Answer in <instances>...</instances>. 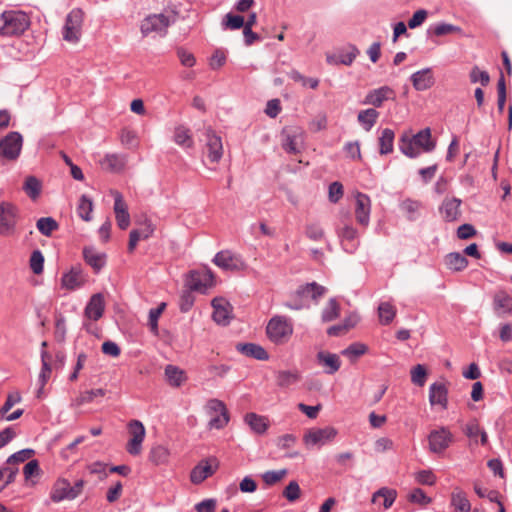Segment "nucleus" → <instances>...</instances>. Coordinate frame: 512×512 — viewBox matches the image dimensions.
I'll return each instance as SVG.
<instances>
[{
  "label": "nucleus",
  "mask_w": 512,
  "mask_h": 512,
  "mask_svg": "<svg viewBox=\"0 0 512 512\" xmlns=\"http://www.w3.org/2000/svg\"><path fill=\"white\" fill-rule=\"evenodd\" d=\"M214 283V275L210 270L193 272L190 277L191 290L200 293H206L208 289L214 286Z\"/></svg>",
  "instance_id": "nucleus-22"
},
{
  "label": "nucleus",
  "mask_w": 512,
  "mask_h": 512,
  "mask_svg": "<svg viewBox=\"0 0 512 512\" xmlns=\"http://www.w3.org/2000/svg\"><path fill=\"white\" fill-rule=\"evenodd\" d=\"M283 497L289 502L297 501L301 496V489L297 481H290L282 493Z\"/></svg>",
  "instance_id": "nucleus-58"
},
{
  "label": "nucleus",
  "mask_w": 512,
  "mask_h": 512,
  "mask_svg": "<svg viewBox=\"0 0 512 512\" xmlns=\"http://www.w3.org/2000/svg\"><path fill=\"white\" fill-rule=\"evenodd\" d=\"M379 322L382 325L390 324L396 316V308L391 302H382L378 306Z\"/></svg>",
  "instance_id": "nucleus-44"
},
{
  "label": "nucleus",
  "mask_w": 512,
  "mask_h": 512,
  "mask_svg": "<svg viewBox=\"0 0 512 512\" xmlns=\"http://www.w3.org/2000/svg\"><path fill=\"white\" fill-rule=\"evenodd\" d=\"M338 235L341 239L344 250L349 253H353L358 245L356 241L358 235L357 230L350 225H345L339 231Z\"/></svg>",
  "instance_id": "nucleus-32"
},
{
  "label": "nucleus",
  "mask_w": 512,
  "mask_h": 512,
  "mask_svg": "<svg viewBox=\"0 0 512 512\" xmlns=\"http://www.w3.org/2000/svg\"><path fill=\"white\" fill-rule=\"evenodd\" d=\"M88 281V276L80 265L72 266L61 277V286L67 290H77Z\"/></svg>",
  "instance_id": "nucleus-14"
},
{
  "label": "nucleus",
  "mask_w": 512,
  "mask_h": 512,
  "mask_svg": "<svg viewBox=\"0 0 512 512\" xmlns=\"http://www.w3.org/2000/svg\"><path fill=\"white\" fill-rule=\"evenodd\" d=\"M288 474L287 469L269 470L262 474V480L267 486L275 485Z\"/></svg>",
  "instance_id": "nucleus-53"
},
{
  "label": "nucleus",
  "mask_w": 512,
  "mask_h": 512,
  "mask_svg": "<svg viewBox=\"0 0 512 512\" xmlns=\"http://www.w3.org/2000/svg\"><path fill=\"white\" fill-rule=\"evenodd\" d=\"M105 311V300L101 293H96L91 296L85 309L84 315L87 319L98 321L102 318Z\"/></svg>",
  "instance_id": "nucleus-23"
},
{
  "label": "nucleus",
  "mask_w": 512,
  "mask_h": 512,
  "mask_svg": "<svg viewBox=\"0 0 512 512\" xmlns=\"http://www.w3.org/2000/svg\"><path fill=\"white\" fill-rule=\"evenodd\" d=\"M413 87L417 91H425L434 85V77L430 68L419 70L411 75Z\"/></svg>",
  "instance_id": "nucleus-28"
},
{
  "label": "nucleus",
  "mask_w": 512,
  "mask_h": 512,
  "mask_svg": "<svg viewBox=\"0 0 512 512\" xmlns=\"http://www.w3.org/2000/svg\"><path fill=\"white\" fill-rule=\"evenodd\" d=\"M18 471V467L15 466L0 468V492L15 480Z\"/></svg>",
  "instance_id": "nucleus-48"
},
{
  "label": "nucleus",
  "mask_w": 512,
  "mask_h": 512,
  "mask_svg": "<svg viewBox=\"0 0 512 512\" xmlns=\"http://www.w3.org/2000/svg\"><path fill=\"white\" fill-rule=\"evenodd\" d=\"M237 350L243 355L257 359L268 360L269 355L267 351L260 345L255 343H239L236 346Z\"/></svg>",
  "instance_id": "nucleus-34"
},
{
  "label": "nucleus",
  "mask_w": 512,
  "mask_h": 512,
  "mask_svg": "<svg viewBox=\"0 0 512 512\" xmlns=\"http://www.w3.org/2000/svg\"><path fill=\"white\" fill-rule=\"evenodd\" d=\"M171 19L160 13V14H152L147 16L140 25L141 33L144 37L148 36L151 33H156L160 36H165L167 33V28L171 25Z\"/></svg>",
  "instance_id": "nucleus-10"
},
{
  "label": "nucleus",
  "mask_w": 512,
  "mask_h": 512,
  "mask_svg": "<svg viewBox=\"0 0 512 512\" xmlns=\"http://www.w3.org/2000/svg\"><path fill=\"white\" fill-rule=\"evenodd\" d=\"M289 77L295 81L301 83L304 87H310L312 89H316L319 85V80L317 78H308L302 75L297 70H292L289 73Z\"/></svg>",
  "instance_id": "nucleus-60"
},
{
  "label": "nucleus",
  "mask_w": 512,
  "mask_h": 512,
  "mask_svg": "<svg viewBox=\"0 0 512 512\" xmlns=\"http://www.w3.org/2000/svg\"><path fill=\"white\" fill-rule=\"evenodd\" d=\"M340 306L336 299L331 298L322 311L321 318L323 322H331L338 318Z\"/></svg>",
  "instance_id": "nucleus-49"
},
{
  "label": "nucleus",
  "mask_w": 512,
  "mask_h": 512,
  "mask_svg": "<svg viewBox=\"0 0 512 512\" xmlns=\"http://www.w3.org/2000/svg\"><path fill=\"white\" fill-rule=\"evenodd\" d=\"M127 428L130 438L126 444V451L131 456H139L142 453V444L146 436V429L139 420H131Z\"/></svg>",
  "instance_id": "nucleus-9"
},
{
  "label": "nucleus",
  "mask_w": 512,
  "mask_h": 512,
  "mask_svg": "<svg viewBox=\"0 0 512 512\" xmlns=\"http://www.w3.org/2000/svg\"><path fill=\"white\" fill-rule=\"evenodd\" d=\"M266 333L273 343L283 344L293 334V325L287 317L277 315L269 320Z\"/></svg>",
  "instance_id": "nucleus-5"
},
{
  "label": "nucleus",
  "mask_w": 512,
  "mask_h": 512,
  "mask_svg": "<svg viewBox=\"0 0 512 512\" xmlns=\"http://www.w3.org/2000/svg\"><path fill=\"white\" fill-rule=\"evenodd\" d=\"M395 91L389 86H381L377 89L370 90L364 97L362 104L370 105L373 108H379L385 101L393 100Z\"/></svg>",
  "instance_id": "nucleus-16"
},
{
  "label": "nucleus",
  "mask_w": 512,
  "mask_h": 512,
  "mask_svg": "<svg viewBox=\"0 0 512 512\" xmlns=\"http://www.w3.org/2000/svg\"><path fill=\"white\" fill-rule=\"evenodd\" d=\"M111 195L114 197V213L117 225L121 230H126L130 225L128 206L120 192L112 190Z\"/></svg>",
  "instance_id": "nucleus-19"
},
{
  "label": "nucleus",
  "mask_w": 512,
  "mask_h": 512,
  "mask_svg": "<svg viewBox=\"0 0 512 512\" xmlns=\"http://www.w3.org/2000/svg\"><path fill=\"white\" fill-rule=\"evenodd\" d=\"M400 207L402 211L407 214L409 220H415L416 214L422 207V204L417 200L405 199L401 202Z\"/></svg>",
  "instance_id": "nucleus-54"
},
{
  "label": "nucleus",
  "mask_w": 512,
  "mask_h": 512,
  "mask_svg": "<svg viewBox=\"0 0 512 512\" xmlns=\"http://www.w3.org/2000/svg\"><path fill=\"white\" fill-rule=\"evenodd\" d=\"M93 201L90 197L83 194L78 201L77 204V214L78 216L85 222H89L92 220V212H93Z\"/></svg>",
  "instance_id": "nucleus-41"
},
{
  "label": "nucleus",
  "mask_w": 512,
  "mask_h": 512,
  "mask_svg": "<svg viewBox=\"0 0 512 512\" xmlns=\"http://www.w3.org/2000/svg\"><path fill=\"white\" fill-rule=\"evenodd\" d=\"M368 351V346L361 342H354L347 348L342 350L341 354L351 362H355L360 356L364 355Z\"/></svg>",
  "instance_id": "nucleus-46"
},
{
  "label": "nucleus",
  "mask_w": 512,
  "mask_h": 512,
  "mask_svg": "<svg viewBox=\"0 0 512 512\" xmlns=\"http://www.w3.org/2000/svg\"><path fill=\"white\" fill-rule=\"evenodd\" d=\"M83 258L95 273H99L106 264V254L98 252L93 247L83 249Z\"/></svg>",
  "instance_id": "nucleus-29"
},
{
  "label": "nucleus",
  "mask_w": 512,
  "mask_h": 512,
  "mask_svg": "<svg viewBox=\"0 0 512 512\" xmlns=\"http://www.w3.org/2000/svg\"><path fill=\"white\" fill-rule=\"evenodd\" d=\"M23 138L18 132H9L0 141V156L9 160H15L22 149Z\"/></svg>",
  "instance_id": "nucleus-12"
},
{
  "label": "nucleus",
  "mask_w": 512,
  "mask_h": 512,
  "mask_svg": "<svg viewBox=\"0 0 512 512\" xmlns=\"http://www.w3.org/2000/svg\"><path fill=\"white\" fill-rule=\"evenodd\" d=\"M84 11L81 8L72 9L65 18L62 29L63 39L69 43H77L82 35Z\"/></svg>",
  "instance_id": "nucleus-6"
},
{
  "label": "nucleus",
  "mask_w": 512,
  "mask_h": 512,
  "mask_svg": "<svg viewBox=\"0 0 512 512\" xmlns=\"http://www.w3.org/2000/svg\"><path fill=\"white\" fill-rule=\"evenodd\" d=\"M30 268L34 274H40L44 268V256L40 250H35L30 256Z\"/></svg>",
  "instance_id": "nucleus-61"
},
{
  "label": "nucleus",
  "mask_w": 512,
  "mask_h": 512,
  "mask_svg": "<svg viewBox=\"0 0 512 512\" xmlns=\"http://www.w3.org/2000/svg\"><path fill=\"white\" fill-rule=\"evenodd\" d=\"M400 151L409 158H416L422 153H428L435 149L436 142L432 138L431 129L424 128L417 133L406 130L399 138Z\"/></svg>",
  "instance_id": "nucleus-1"
},
{
  "label": "nucleus",
  "mask_w": 512,
  "mask_h": 512,
  "mask_svg": "<svg viewBox=\"0 0 512 512\" xmlns=\"http://www.w3.org/2000/svg\"><path fill=\"white\" fill-rule=\"evenodd\" d=\"M22 400V397L18 391L9 393L7 396V399L3 406L0 408V414L2 417H4L11 408L15 405L20 403Z\"/></svg>",
  "instance_id": "nucleus-64"
},
{
  "label": "nucleus",
  "mask_w": 512,
  "mask_h": 512,
  "mask_svg": "<svg viewBox=\"0 0 512 512\" xmlns=\"http://www.w3.org/2000/svg\"><path fill=\"white\" fill-rule=\"evenodd\" d=\"M218 464L215 458L203 460L198 463L190 473V481L193 484H200L217 470Z\"/></svg>",
  "instance_id": "nucleus-20"
},
{
  "label": "nucleus",
  "mask_w": 512,
  "mask_h": 512,
  "mask_svg": "<svg viewBox=\"0 0 512 512\" xmlns=\"http://www.w3.org/2000/svg\"><path fill=\"white\" fill-rule=\"evenodd\" d=\"M359 51L355 46H349L347 51L340 52L337 56V59L334 61L333 57L328 56L327 61L329 63H340L343 65H351L358 55Z\"/></svg>",
  "instance_id": "nucleus-47"
},
{
  "label": "nucleus",
  "mask_w": 512,
  "mask_h": 512,
  "mask_svg": "<svg viewBox=\"0 0 512 512\" xmlns=\"http://www.w3.org/2000/svg\"><path fill=\"white\" fill-rule=\"evenodd\" d=\"M337 435V430L333 427L311 429L304 435L306 445H324L331 442Z\"/></svg>",
  "instance_id": "nucleus-18"
},
{
  "label": "nucleus",
  "mask_w": 512,
  "mask_h": 512,
  "mask_svg": "<svg viewBox=\"0 0 512 512\" xmlns=\"http://www.w3.org/2000/svg\"><path fill=\"white\" fill-rule=\"evenodd\" d=\"M0 20V36H19L22 35L30 26L29 15L21 10H5Z\"/></svg>",
  "instance_id": "nucleus-3"
},
{
  "label": "nucleus",
  "mask_w": 512,
  "mask_h": 512,
  "mask_svg": "<svg viewBox=\"0 0 512 512\" xmlns=\"http://www.w3.org/2000/svg\"><path fill=\"white\" fill-rule=\"evenodd\" d=\"M18 209L9 202H2L0 204V234L10 235L13 233L16 226Z\"/></svg>",
  "instance_id": "nucleus-13"
},
{
  "label": "nucleus",
  "mask_w": 512,
  "mask_h": 512,
  "mask_svg": "<svg viewBox=\"0 0 512 512\" xmlns=\"http://www.w3.org/2000/svg\"><path fill=\"white\" fill-rule=\"evenodd\" d=\"M165 307H166V303L162 302L158 307L152 308L149 311L148 325H149L150 331L154 335H158V319L161 316L162 312L164 311Z\"/></svg>",
  "instance_id": "nucleus-55"
},
{
  "label": "nucleus",
  "mask_w": 512,
  "mask_h": 512,
  "mask_svg": "<svg viewBox=\"0 0 512 512\" xmlns=\"http://www.w3.org/2000/svg\"><path fill=\"white\" fill-rule=\"evenodd\" d=\"M245 422L257 434H264L269 427L268 419L265 416L253 412L246 414Z\"/></svg>",
  "instance_id": "nucleus-39"
},
{
  "label": "nucleus",
  "mask_w": 512,
  "mask_h": 512,
  "mask_svg": "<svg viewBox=\"0 0 512 512\" xmlns=\"http://www.w3.org/2000/svg\"><path fill=\"white\" fill-rule=\"evenodd\" d=\"M407 499L409 502L418 504L421 506H426L432 502V499L421 488L412 489L409 492Z\"/></svg>",
  "instance_id": "nucleus-51"
},
{
  "label": "nucleus",
  "mask_w": 512,
  "mask_h": 512,
  "mask_svg": "<svg viewBox=\"0 0 512 512\" xmlns=\"http://www.w3.org/2000/svg\"><path fill=\"white\" fill-rule=\"evenodd\" d=\"M222 25L224 29L229 30H238L240 28H244V17L241 15L228 13L223 19Z\"/></svg>",
  "instance_id": "nucleus-57"
},
{
  "label": "nucleus",
  "mask_w": 512,
  "mask_h": 512,
  "mask_svg": "<svg viewBox=\"0 0 512 512\" xmlns=\"http://www.w3.org/2000/svg\"><path fill=\"white\" fill-rule=\"evenodd\" d=\"M493 307L498 315L512 312V298L505 291H499L494 295Z\"/></svg>",
  "instance_id": "nucleus-37"
},
{
  "label": "nucleus",
  "mask_w": 512,
  "mask_h": 512,
  "mask_svg": "<svg viewBox=\"0 0 512 512\" xmlns=\"http://www.w3.org/2000/svg\"><path fill=\"white\" fill-rule=\"evenodd\" d=\"M427 371L424 365L417 364L411 369V381L413 384L422 387L426 382Z\"/></svg>",
  "instance_id": "nucleus-59"
},
{
  "label": "nucleus",
  "mask_w": 512,
  "mask_h": 512,
  "mask_svg": "<svg viewBox=\"0 0 512 512\" xmlns=\"http://www.w3.org/2000/svg\"><path fill=\"white\" fill-rule=\"evenodd\" d=\"M433 33L436 36H443L451 33H462V29L459 26H455L449 23H438L433 27Z\"/></svg>",
  "instance_id": "nucleus-62"
},
{
  "label": "nucleus",
  "mask_w": 512,
  "mask_h": 512,
  "mask_svg": "<svg viewBox=\"0 0 512 512\" xmlns=\"http://www.w3.org/2000/svg\"><path fill=\"white\" fill-rule=\"evenodd\" d=\"M173 140L178 146L185 149L191 148L194 145L192 132L185 125H178L175 127Z\"/></svg>",
  "instance_id": "nucleus-36"
},
{
  "label": "nucleus",
  "mask_w": 512,
  "mask_h": 512,
  "mask_svg": "<svg viewBox=\"0 0 512 512\" xmlns=\"http://www.w3.org/2000/svg\"><path fill=\"white\" fill-rule=\"evenodd\" d=\"M34 455V450L32 449H22L12 455H10L6 461L8 466L17 467L18 464L23 463L29 460Z\"/></svg>",
  "instance_id": "nucleus-56"
},
{
  "label": "nucleus",
  "mask_w": 512,
  "mask_h": 512,
  "mask_svg": "<svg viewBox=\"0 0 512 512\" xmlns=\"http://www.w3.org/2000/svg\"><path fill=\"white\" fill-rule=\"evenodd\" d=\"M37 229L44 236H50L53 231L57 230L59 225L52 217H42L36 223Z\"/></svg>",
  "instance_id": "nucleus-50"
},
{
  "label": "nucleus",
  "mask_w": 512,
  "mask_h": 512,
  "mask_svg": "<svg viewBox=\"0 0 512 512\" xmlns=\"http://www.w3.org/2000/svg\"><path fill=\"white\" fill-rule=\"evenodd\" d=\"M326 293V288L316 282L300 285L289 295L284 303L285 307L291 310H302L310 307L311 302L318 303Z\"/></svg>",
  "instance_id": "nucleus-2"
},
{
  "label": "nucleus",
  "mask_w": 512,
  "mask_h": 512,
  "mask_svg": "<svg viewBox=\"0 0 512 512\" xmlns=\"http://www.w3.org/2000/svg\"><path fill=\"white\" fill-rule=\"evenodd\" d=\"M397 498V491L392 488L382 487L373 493L371 502L379 504L384 510L392 507Z\"/></svg>",
  "instance_id": "nucleus-27"
},
{
  "label": "nucleus",
  "mask_w": 512,
  "mask_h": 512,
  "mask_svg": "<svg viewBox=\"0 0 512 512\" xmlns=\"http://www.w3.org/2000/svg\"><path fill=\"white\" fill-rule=\"evenodd\" d=\"M453 434L447 427L432 430L428 435L429 450L435 454H441L453 442Z\"/></svg>",
  "instance_id": "nucleus-11"
},
{
  "label": "nucleus",
  "mask_w": 512,
  "mask_h": 512,
  "mask_svg": "<svg viewBox=\"0 0 512 512\" xmlns=\"http://www.w3.org/2000/svg\"><path fill=\"white\" fill-rule=\"evenodd\" d=\"M206 147L208 151V157H210L211 160H220L222 158V139L210 128L206 130Z\"/></svg>",
  "instance_id": "nucleus-26"
},
{
  "label": "nucleus",
  "mask_w": 512,
  "mask_h": 512,
  "mask_svg": "<svg viewBox=\"0 0 512 512\" xmlns=\"http://www.w3.org/2000/svg\"><path fill=\"white\" fill-rule=\"evenodd\" d=\"M450 505L454 512H471V504L463 489L456 486L450 496Z\"/></svg>",
  "instance_id": "nucleus-30"
},
{
  "label": "nucleus",
  "mask_w": 512,
  "mask_h": 512,
  "mask_svg": "<svg viewBox=\"0 0 512 512\" xmlns=\"http://www.w3.org/2000/svg\"><path fill=\"white\" fill-rule=\"evenodd\" d=\"M379 115L380 114L376 109L368 108L359 111L357 121L366 132H369L376 124Z\"/></svg>",
  "instance_id": "nucleus-38"
},
{
  "label": "nucleus",
  "mask_w": 512,
  "mask_h": 512,
  "mask_svg": "<svg viewBox=\"0 0 512 512\" xmlns=\"http://www.w3.org/2000/svg\"><path fill=\"white\" fill-rule=\"evenodd\" d=\"M356 221L367 227L370 222L371 213V200L368 195L357 192L355 194V208H354Z\"/></svg>",
  "instance_id": "nucleus-17"
},
{
  "label": "nucleus",
  "mask_w": 512,
  "mask_h": 512,
  "mask_svg": "<svg viewBox=\"0 0 512 512\" xmlns=\"http://www.w3.org/2000/svg\"><path fill=\"white\" fill-rule=\"evenodd\" d=\"M472 83L480 82L482 86L489 84L490 76L488 72L480 70L478 66H474L469 74Z\"/></svg>",
  "instance_id": "nucleus-63"
},
{
  "label": "nucleus",
  "mask_w": 512,
  "mask_h": 512,
  "mask_svg": "<svg viewBox=\"0 0 512 512\" xmlns=\"http://www.w3.org/2000/svg\"><path fill=\"white\" fill-rule=\"evenodd\" d=\"M211 305L213 307V320L220 325L229 324L232 317V307L230 303L222 297H216L212 300Z\"/></svg>",
  "instance_id": "nucleus-21"
},
{
  "label": "nucleus",
  "mask_w": 512,
  "mask_h": 512,
  "mask_svg": "<svg viewBox=\"0 0 512 512\" xmlns=\"http://www.w3.org/2000/svg\"><path fill=\"white\" fill-rule=\"evenodd\" d=\"M301 380V373L297 370H280L275 373L276 385L281 389H289Z\"/></svg>",
  "instance_id": "nucleus-31"
},
{
  "label": "nucleus",
  "mask_w": 512,
  "mask_h": 512,
  "mask_svg": "<svg viewBox=\"0 0 512 512\" xmlns=\"http://www.w3.org/2000/svg\"><path fill=\"white\" fill-rule=\"evenodd\" d=\"M394 138L395 134L392 129L385 128L384 130H382L381 135L379 137L381 155H386L393 151Z\"/></svg>",
  "instance_id": "nucleus-45"
},
{
  "label": "nucleus",
  "mask_w": 512,
  "mask_h": 512,
  "mask_svg": "<svg viewBox=\"0 0 512 512\" xmlns=\"http://www.w3.org/2000/svg\"><path fill=\"white\" fill-rule=\"evenodd\" d=\"M414 479L418 484L427 486H433L437 481V477L431 469L417 471L414 474Z\"/></svg>",
  "instance_id": "nucleus-52"
},
{
  "label": "nucleus",
  "mask_w": 512,
  "mask_h": 512,
  "mask_svg": "<svg viewBox=\"0 0 512 512\" xmlns=\"http://www.w3.org/2000/svg\"><path fill=\"white\" fill-rule=\"evenodd\" d=\"M205 410L210 417L209 429H223L229 423V412L223 401L216 398L209 399L205 405Z\"/></svg>",
  "instance_id": "nucleus-7"
},
{
  "label": "nucleus",
  "mask_w": 512,
  "mask_h": 512,
  "mask_svg": "<svg viewBox=\"0 0 512 512\" xmlns=\"http://www.w3.org/2000/svg\"><path fill=\"white\" fill-rule=\"evenodd\" d=\"M170 451L163 445H157L151 448L149 452V460L155 465H163L168 463Z\"/></svg>",
  "instance_id": "nucleus-43"
},
{
  "label": "nucleus",
  "mask_w": 512,
  "mask_h": 512,
  "mask_svg": "<svg viewBox=\"0 0 512 512\" xmlns=\"http://www.w3.org/2000/svg\"><path fill=\"white\" fill-rule=\"evenodd\" d=\"M85 481L82 479L77 480L73 486L65 478H58L52 485L50 491V499L54 503H59L64 500H74L83 491Z\"/></svg>",
  "instance_id": "nucleus-4"
},
{
  "label": "nucleus",
  "mask_w": 512,
  "mask_h": 512,
  "mask_svg": "<svg viewBox=\"0 0 512 512\" xmlns=\"http://www.w3.org/2000/svg\"><path fill=\"white\" fill-rule=\"evenodd\" d=\"M282 147L290 154H298L304 147L305 132L298 126H288L282 130Z\"/></svg>",
  "instance_id": "nucleus-8"
},
{
  "label": "nucleus",
  "mask_w": 512,
  "mask_h": 512,
  "mask_svg": "<svg viewBox=\"0 0 512 512\" xmlns=\"http://www.w3.org/2000/svg\"><path fill=\"white\" fill-rule=\"evenodd\" d=\"M445 264L452 271H462L468 266V260L459 252H452L446 255Z\"/></svg>",
  "instance_id": "nucleus-42"
},
{
  "label": "nucleus",
  "mask_w": 512,
  "mask_h": 512,
  "mask_svg": "<svg viewBox=\"0 0 512 512\" xmlns=\"http://www.w3.org/2000/svg\"><path fill=\"white\" fill-rule=\"evenodd\" d=\"M430 404L439 405L442 409L448 406V389L444 383L435 382L429 388Z\"/></svg>",
  "instance_id": "nucleus-25"
},
{
  "label": "nucleus",
  "mask_w": 512,
  "mask_h": 512,
  "mask_svg": "<svg viewBox=\"0 0 512 512\" xmlns=\"http://www.w3.org/2000/svg\"><path fill=\"white\" fill-rule=\"evenodd\" d=\"M213 262L225 271H242L246 268L245 262L229 250L218 252L214 256Z\"/></svg>",
  "instance_id": "nucleus-15"
},
{
  "label": "nucleus",
  "mask_w": 512,
  "mask_h": 512,
  "mask_svg": "<svg viewBox=\"0 0 512 512\" xmlns=\"http://www.w3.org/2000/svg\"><path fill=\"white\" fill-rule=\"evenodd\" d=\"M317 359L321 365L326 367L325 373L330 374V375L336 373L341 366V361H340L339 356L334 353L320 351L317 354Z\"/></svg>",
  "instance_id": "nucleus-33"
},
{
  "label": "nucleus",
  "mask_w": 512,
  "mask_h": 512,
  "mask_svg": "<svg viewBox=\"0 0 512 512\" xmlns=\"http://www.w3.org/2000/svg\"><path fill=\"white\" fill-rule=\"evenodd\" d=\"M462 201L459 198H445L439 208L442 218L447 222L457 221L461 215L460 206Z\"/></svg>",
  "instance_id": "nucleus-24"
},
{
  "label": "nucleus",
  "mask_w": 512,
  "mask_h": 512,
  "mask_svg": "<svg viewBox=\"0 0 512 512\" xmlns=\"http://www.w3.org/2000/svg\"><path fill=\"white\" fill-rule=\"evenodd\" d=\"M164 374L166 381L172 387H180L183 383L187 381L185 371L175 365H167L165 367Z\"/></svg>",
  "instance_id": "nucleus-35"
},
{
  "label": "nucleus",
  "mask_w": 512,
  "mask_h": 512,
  "mask_svg": "<svg viewBox=\"0 0 512 512\" xmlns=\"http://www.w3.org/2000/svg\"><path fill=\"white\" fill-rule=\"evenodd\" d=\"M23 190L32 201H35L41 195L42 183L35 176H27L23 183Z\"/></svg>",
  "instance_id": "nucleus-40"
}]
</instances>
